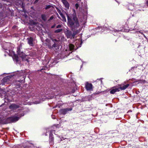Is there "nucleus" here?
<instances>
[{
  "label": "nucleus",
  "mask_w": 148,
  "mask_h": 148,
  "mask_svg": "<svg viewBox=\"0 0 148 148\" xmlns=\"http://www.w3.org/2000/svg\"><path fill=\"white\" fill-rule=\"evenodd\" d=\"M66 14L67 17L68 24L70 25L73 32L72 36L74 37L75 35L79 33L82 30V27L80 25L81 23L79 22L76 16H73V18H71L68 14Z\"/></svg>",
  "instance_id": "obj_1"
},
{
  "label": "nucleus",
  "mask_w": 148,
  "mask_h": 148,
  "mask_svg": "<svg viewBox=\"0 0 148 148\" xmlns=\"http://www.w3.org/2000/svg\"><path fill=\"white\" fill-rule=\"evenodd\" d=\"M19 118L16 116H12L8 118L7 119V121L8 123H12L18 121Z\"/></svg>",
  "instance_id": "obj_2"
},
{
  "label": "nucleus",
  "mask_w": 148,
  "mask_h": 148,
  "mask_svg": "<svg viewBox=\"0 0 148 148\" xmlns=\"http://www.w3.org/2000/svg\"><path fill=\"white\" fill-rule=\"evenodd\" d=\"M54 131H55L54 130H51L49 134V143L51 145H52L54 144V138L52 133Z\"/></svg>",
  "instance_id": "obj_3"
},
{
  "label": "nucleus",
  "mask_w": 148,
  "mask_h": 148,
  "mask_svg": "<svg viewBox=\"0 0 148 148\" xmlns=\"http://www.w3.org/2000/svg\"><path fill=\"white\" fill-rule=\"evenodd\" d=\"M17 52L18 55L21 58L22 60H25L24 58L25 57V55L23 52H21L20 48L19 47H17Z\"/></svg>",
  "instance_id": "obj_4"
},
{
  "label": "nucleus",
  "mask_w": 148,
  "mask_h": 148,
  "mask_svg": "<svg viewBox=\"0 0 148 148\" xmlns=\"http://www.w3.org/2000/svg\"><path fill=\"white\" fill-rule=\"evenodd\" d=\"M85 88L87 91L92 90L93 86L91 83L86 82L85 84Z\"/></svg>",
  "instance_id": "obj_5"
},
{
  "label": "nucleus",
  "mask_w": 148,
  "mask_h": 148,
  "mask_svg": "<svg viewBox=\"0 0 148 148\" xmlns=\"http://www.w3.org/2000/svg\"><path fill=\"white\" fill-rule=\"evenodd\" d=\"M19 107V106L18 104H12L10 105L9 108L12 110H14L18 108Z\"/></svg>",
  "instance_id": "obj_6"
},
{
  "label": "nucleus",
  "mask_w": 148,
  "mask_h": 148,
  "mask_svg": "<svg viewBox=\"0 0 148 148\" xmlns=\"http://www.w3.org/2000/svg\"><path fill=\"white\" fill-rule=\"evenodd\" d=\"M12 44L9 43H6L3 46V48L5 50H8L10 48V47L12 45Z\"/></svg>",
  "instance_id": "obj_7"
},
{
  "label": "nucleus",
  "mask_w": 148,
  "mask_h": 148,
  "mask_svg": "<svg viewBox=\"0 0 148 148\" xmlns=\"http://www.w3.org/2000/svg\"><path fill=\"white\" fill-rule=\"evenodd\" d=\"M62 1L66 9H68L69 8V4L66 0H62Z\"/></svg>",
  "instance_id": "obj_8"
},
{
  "label": "nucleus",
  "mask_w": 148,
  "mask_h": 148,
  "mask_svg": "<svg viewBox=\"0 0 148 148\" xmlns=\"http://www.w3.org/2000/svg\"><path fill=\"white\" fill-rule=\"evenodd\" d=\"M72 110L71 108H67L66 109H62L60 110V112L61 114H65L68 111H71Z\"/></svg>",
  "instance_id": "obj_9"
},
{
  "label": "nucleus",
  "mask_w": 148,
  "mask_h": 148,
  "mask_svg": "<svg viewBox=\"0 0 148 148\" xmlns=\"http://www.w3.org/2000/svg\"><path fill=\"white\" fill-rule=\"evenodd\" d=\"M119 91V88H116L114 87L112 88V89L110 91V92L111 94H114L116 92H118Z\"/></svg>",
  "instance_id": "obj_10"
},
{
  "label": "nucleus",
  "mask_w": 148,
  "mask_h": 148,
  "mask_svg": "<svg viewBox=\"0 0 148 148\" xmlns=\"http://www.w3.org/2000/svg\"><path fill=\"white\" fill-rule=\"evenodd\" d=\"M129 86V84H127L126 85L123 86H122V84H119L118 85V86L119 87V89L121 90H124L126 89L127 87Z\"/></svg>",
  "instance_id": "obj_11"
},
{
  "label": "nucleus",
  "mask_w": 148,
  "mask_h": 148,
  "mask_svg": "<svg viewBox=\"0 0 148 148\" xmlns=\"http://www.w3.org/2000/svg\"><path fill=\"white\" fill-rule=\"evenodd\" d=\"M27 40H28V43L29 44V45L31 46H32L33 45V39L30 37V38H27Z\"/></svg>",
  "instance_id": "obj_12"
},
{
  "label": "nucleus",
  "mask_w": 148,
  "mask_h": 148,
  "mask_svg": "<svg viewBox=\"0 0 148 148\" xmlns=\"http://www.w3.org/2000/svg\"><path fill=\"white\" fill-rule=\"evenodd\" d=\"M72 34L71 32L69 30H67L66 33V34L67 38H70Z\"/></svg>",
  "instance_id": "obj_13"
},
{
  "label": "nucleus",
  "mask_w": 148,
  "mask_h": 148,
  "mask_svg": "<svg viewBox=\"0 0 148 148\" xmlns=\"http://www.w3.org/2000/svg\"><path fill=\"white\" fill-rule=\"evenodd\" d=\"M69 48L71 50H75L76 49L75 48V46L73 44H70L69 45Z\"/></svg>",
  "instance_id": "obj_14"
},
{
  "label": "nucleus",
  "mask_w": 148,
  "mask_h": 148,
  "mask_svg": "<svg viewBox=\"0 0 148 148\" xmlns=\"http://www.w3.org/2000/svg\"><path fill=\"white\" fill-rule=\"evenodd\" d=\"M41 17L42 20L45 21L47 19L46 16L45 14H42L41 15Z\"/></svg>",
  "instance_id": "obj_15"
},
{
  "label": "nucleus",
  "mask_w": 148,
  "mask_h": 148,
  "mask_svg": "<svg viewBox=\"0 0 148 148\" xmlns=\"http://www.w3.org/2000/svg\"><path fill=\"white\" fill-rule=\"evenodd\" d=\"M60 16H61V17L62 18V20L65 22H66V18L65 16H64V15L63 14H62L61 15H60Z\"/></svg>",
  "instance_id": "obj_16"
},
{
  "label": "nucleus",
  "mask_w": 148,
  "mask_h": 148,
  "mask_svg": "<svg viewBox=\"0 0 148 148\" xmlns=\"http://www.w3.org/2000/svg\"><path fill=\"white\" fill-rule=\"evenodd\" d=\"M62 29H58L56 30L55 31V33H59V32H62Z\"/></svg>",
  "instance_id": "obj_17"
},
{
  "label": "nucleus",
  "mask_w": 148,
  "mask_h": 148,
  "mask_svg": "<svg viewBox=\"0 0 148 148\" xmlns=\"http://www.w3.org/2000/svg\"><path fill=\"white\" fill-rule=\"evenodd\" d=\"M8 79V78L7 77H5V78H4L3 80L2 81L3 82H5L7 81V80Z\"/></svg>",
  "instance_id": "obj_18"
},
{
  "label": "nucleus",
  "mask_w": 148,
  "mask_h": 148,
  "mask_svg": "<svg viewBox=\"0 0 148 148\" xmlns=\"http://www.w3.org/2000/svg\"><path fill=\"white\" fill-rule=\"evenodd\" d=\"M57 11L58 12V13L59 14H60V15L63 14L62 12L60 10L58 9Z\"/></svg>",
  "instance_id": "obj_19"
},
{
  "label": "nucleus",
  "mask_w": 148,
  "mask_h": 148,
  "mask_svg": "<svg viewBox=\"0 0 148 148\" xmlns=\"http://www.w3.org/2000/svg\"><path fill=\"white\" fill-rule=\"evenodd\" d=\"M146 82V81L145 80H140V83H145Z\"/></svg>",
  "instance_id": "obj_20"
},
{
  "label": "nucleus",
  "mask_w": 148,
  "mask_h": 148,
  "mask_svg": "<svg viewBox=\"0 0 148 148\" xmlns=\"http://www.w3.org/2000/svg\"><path fill=\"white\" fill-rule=\"evenodd\" d=\"M62 26V25H59L56 26V28H60Z\"/></svg>",
  "instance_id": "obj_21"
},
{
  "label": "nucleus",
  "mask_w": 148,
  "mask_h": 148,
  "mask_svg": "<svg viewBox=\"0 0 148 148\" xmlns=\"http://www.w3.org/2000/svg\"><path fill=\"white\" fill-rule=\"evenodd\" d=\"M75 6L76 8L77 9L79 6V5L77 3H76L75 4Z\"/></svg>",
  "instance_id": "obj_22"
},
{
  "label": "nucleus",
  "mask_w": 148,
  "mask_h": 148,
  "mask_svg": "<svg viewBox=\"0 0 148 148\" xmlns=\"http://www.w3.org/2000/svg\"><path fill=\"white\" fill-rule=\"evenodd\" d=\"M50 5H47L45 9H47L49 8H50Z\"/></svg>",
  "instance_id": "obj_23"
},
{
  "label": "nucleus",
  "mask_w": 148,
  "mask_h": 148,
  "mask_svg": "<svg viewBox=\"0 0 148 148\" xmlns=\"http://www.w3.org/2000/svg\"><path fill=\"white\" fill-rule=\"evenodd\" d=\"M139 33H140L142 35H143V36H144L145 38H146V37L145 36V35L143 34V33H142V32H139Z\"/></svg>",
  "instance_id": "obj_24"
},
{
  "label": "nucleus",
  "mask_w": 148,
  "mask_h": 148,
  "mask_svg": "<svg viewBox=\"0 0 148 148\" xmlns=\"http://www.w3.org/2000/svg\"><path fill=\"white\" fill-rule=\"evenodd\" d=\"M52 40L54 42H55L58 41V40H57L56 39H52Z\"/></svg>",
  "instance_id": "obj_25"
},
{
  "label": "nucleus",
  "mask_w": 148,
  "mask_h": 148,
  "mask_svg": "<svg viewBox=\"0 0 148 148\" xmlns=\"http://www.w3.org/2000/svg\"><path fill=\"white\" fill-rule=\"evenodd\" d=\"M53 18V16H51L49 20H52Z\"/></svg>",
  "instance_id": "obj_26"
},
{
  "label": "nucleus",
  "mask_w": 148,
  "mask_h": 148,
  "mask_svg": "<svg viewBox=\"0 0 148 148\" xmlns=\"http://www.w3.org/2000/svg\"><path fill=\"white\" fill-rule=\"evenodd\" d=\"M12 53H11V55H14L15 54V53L14 52H13L12 51Z\"/></svg>",
  "instance_id": "obj_27"
},
{
  "label": "nucleus",
  "mask_w": 148,
  "mask_h": 148,
  "mask_svg": "<svg viewBox=\"0 0 148 148\" xmlns=\"http://www.w3.org/2000/svg\"><path fill=\"white\" fill-rule=\"evenodd\" d=\"M9 50V53H10V54H11V52L10 51H11L10 50V49H8Z\"/></svg>",
  "instance_id": "obj_28"
},
{
  "label": "nucleus",
  "mask_w": 148,
  "mask_h": 148,
  "mask_svg": "<svg viewBox=\"0 0 148 148\" xmlns=\"http://www.w3.org/2000/svg\"><path fill=\"white\" fill-rule=\"evenodd\" d=\"M53 47H56V45H55V44H54L53 45Z\"/></svg>",
  "instance_id": "obj_29"
},
{
  "label": "nucleus",
  "mask_w": 148,
  "mask_h": 148,
  "mask_svg": "<svg viewBox=\"0 0 148 148\" xmlns=\"http://www.w3.org/2000/svg\"><path fill=\"white\" fill-rule=\"evenodd\" d=\"M38 1V0H36L35 1V3H37Z\"/></svg>",
  "instance_id": "obj_30"
},
{
  "label": "nucleus",
  "mask_w": 148,
  "mask_h": 148,
  "mask_svg": "<svg viewBox=\"0 0 148 148\" xmlns=\"http://www.w3.org/2000/svg\"><path fill=\"white\" fill-rule=\"evenodd\" d=\"M99 80H100V82L101 83H102V80L101 79H99Z\"/></svg>",
  "instance_id": "obj_31"
},
{
  "label": "nucleus",
  "mask_w": 148,
  "mask_h": 148,
  "mask_svg": "<svg viewBox=\"0 0 148 148\" xmlns=\"http://www.w3.org/2000/svg\"><path fill=\"white\" fill-rule=\"evenodd\" d=\"M54 27V26H53L51 27L52 28H53Z\"/></svg>",
  "instance_id": "obj_32"
},
{
  "label": "nucleus",
  "mask_w": 148,
  "mask_h": 148,
  "mask_svg": "<svg viewBox=\"0 0 148 148\" xmlns=\"http://www.w3.org/2000/svg\"><path fill=\"white\" fill-rule=\"evenodd\" d=\"M16 60L17 61H18V59H17V58H16Z\"/></svg>",
  "instance_id": "obj_33"
},
{
  "label": "nucleus",
  "mask_w": 148,
  "mask_h": 148,
  "mask_svg": "<svg viewBox=\"0 0 148 148\" xmlns=\"http://www.w3.org/2000/svg\"><path fill=\"white\" fill-rule=\"evenodd\" d=\"M25 60L27 61L28 60L27 59H25Z\"/></svg>",
  "instance_id": "obj_34"
}]
</instances>
